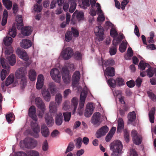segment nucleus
Returning <instances> with one entry per match:
<instances>
[{"mask_svg":"<svg viewBox=\"0 0 156 156\" xmlns=\"http://www.w3.org/2000/svg\"><path fill=\"white\" fill-rule=\"evenodd\" d=\"M133 55V52L131 48H129L127 50V54L125 56V58L126 59H128L129 58Z\"/></svg>","mask_w":156,"mask_h":156,"instance_id":"nucleus-53","label":"nucleus"},{"mask_svg":"<svg viewBox=\"0 0 156 156\" xmlns=\"http://www.w3.org/2000/svg\"><path fill=\"white\" fill-rule=\"evenodd\" d=\"M27 70L26 68H20L17 70L15 73V76L17 79H21L20 84L22 87H24L26 85Z\"/></svg>","mask_w":156,"mask_h":156,"instance_id":"nucleus-4","label":"nucleus"},{"mask_svg":"<svg viewBox=\"0 0 156 156\" xmlns=\"http://www.w3.org/2000/svg\"><path fill=\"white\" fill-rule=\"evenodd\" d=\"M74 147V144L72 143H70L68 146L65 153H67L68 152L71 151L73 150Z\"/></svg>","mask_w":156,"mask_h":156,"instance_id":"nucleus-62","label":"nucleus"},{"mask_svg":"<svg viewBox=\"0 0 156 156\" xmlns=\"http://www.w3.org/2000/svg\"><path fill=\"white\" fill-rule=\"evenodd\" d=\"M12 39L10 37H6L3 39L4 44L6 46H9L12 43Z\"/></svg>","mask_w":156,"mask_h":156,"instance_id":"nucleus-42","label":"nucleus"},{"mask_svg":"<svg viewBox=\"0 0 156 156\" xmlns=\"http://www.w3.org/2000/svg\"><path fill=\"white\" fill-rule=\"evenodd\" d=\"M148 96L153 101H155L156 100V96L153 94L152 91L151 90H148L147 92Z\"/></svg>","mask_w":156,"mask_h":156,"instance_id":"nucleus-51","label":"nucleus"},{"mask_svg":"<svg viewBox=\"0 0 156 156\" xmlns=\"http://www.w3.org/2000/svg\"><path fill=\"white\" fill-rule=\"evenodd\" d=\"M63 115H64V119L65 122H69L70 120L71 116V113L68 112H64L63 113Z\"/></svg>","mask_w":156,"mask_h":156,"instance_id":"nucleus-50","label":"nucleus"},{"mask_svg":"<svg viewBox=\"0 0 156 156\" xmlns=\"http://www.w3.org/2000/svg\"><path fill=\"white\" fill-rule=\"evenodd\" d=\"M41 94L44 100L47 102L50 101L51 96L48 90L46 89H42L41 90Z\"/></svg>","mask_w":156,"mask_h":156,"instance_id":"nucleus-20","label":"nucleus"},{"mask_svg":"<svg viewBox=\"0 0 156 156\" xmlns=\"http://www.w3.org/2000/svg\"><path fill=\"white\" fill-rule=\"evenodd\" d=\"M8 34L13 37H14L16 36V29L14 26L13 25L9 29Z\"/></svg>","mask_w":156,"mask_h":156,"instance_id":"nucleus-34","label":"nucleus"},{"mask_svg":"<svg viewBox=\"0 0 156 156\" xmlns=\"http://www.w3.org/2000/svg\"><path fill=\"white\" fill-rule=\"evenodd\" d=\"M72 1V2L71 6L69 9V11L70 12L72 13L75 10L76 7V0H71Z\"/></svg>","mask_w":156,"mask_h":156,"instance_id":"nucleus-48","label":"nucleus"},{"mask_svg":"<svg viewBox=\"0 0 156 156\" xmlns=\"http://www.w3.org/2000/svg\"><path fill=\"white\" fill-rule=\"evenodd\" d=\"M150 37L147 38V42L148 43H153L154 40L153 38L154 37V33L153 31H151L149 34Z\"/></svg>","mask_w":156,"mask_h":156,"instance_id":"nucleus-44","label":"nucleus"},{"mask_svg":"<svg viewBox=\"0 0 156 156\" xmlns=\"http://www.w3.org/2000/svg\"><path fill=\"white\" fill-rule=\"evenodd\" d=\"M37 141L34 139H30V148H34L37 145Z\"/></svg>","mask_w":156,"mask_h":156,"instance_id":"nucleus-55","label":"nucleus"},{"mask_svg":"<svg viewBox=\"0 0 156 156\" xmlns=\"http://www.w3.org/2000/svg\"><path fill=\"white\" fill-rule=\"evenodd\" d=\"M20 44L22 47L25 49L28 48L29 47V40L27 39L23 40L20 43Z\"/></svg>","mask_w":156,"mask_h":156,"instance_id":"nucleus-39","label":"nucleus"},{"mask_svg":"<svg viewBox=\"0 0 156 156\" xmlns=\"http://www.w3.org/2000/svg\"><path fill=\"white\" fill-rule=\"evenodd\" d=\"M115 26L111 22L109 21H106L105 22L104 27L105 28L108 29L109 28H112Z\"/></svg>","mask_w":156,"mask_h":156,"instance_id":"nucleus-58","label":"nucleus"},{"mask_svg":"<svg viewBox=\"0 0 156 156\" xmlns=\"http://www.w3.org/2000/svg\"><path fill=\"white\" fill-rule=\"evenodd\" d=\"M46 122L48 126H51L54 123V119L51 116H48L47 115L45 116Z\"/></svg>","mask_w":156,"mask_h":156,"instance_id":"nucleus-27","label":"nucleus"},{"mask_svg":"<svg viewBox=\"0 0 156 156\" xmlns=\"http://www.w3.org/2000/svg\"><path fill=\"white\" fill-rule=\"evenodd\" d=\"M90 94L89 91L87 88H84L83 91L81 93L79 105L78 108V112L79 114L81 115L83 113V107L87 94Z\"/></svg>","mask_w":156,"mask_h":156,"instance_id":"nucleus-5","label":"nucleus"},{"mask_svg":"<svg viewBox=\"0 0 156 156\" xmlns=\"http://www.w3.org/2000/svg\"><path fill=\"white\" fill-rule=\"evenodd\" d=\"M16 52L19 55L20 57L24 60L26 61L28 59V56L24 50H21L20 49L18 48Z\"/></svg>","mask_w":156,"mask_h":156,"instance_id":"nucleus-21","label":"nucleus"},{"mask_svg":"<svg viewBox=\"0 0 156 156\" xmlns=\"http://www.w3.org/2000/svg\"><path fill=\"white\" fill-rule=\"evenodd\" d=\"M94 109V106L92 103H88L86 106L84 115L86 117H89L92 114Z\"/></svg>","mask_w":156,"mask_h":156,"instance_id":"nucleus-14","label":"nucleus"},{"mask_svg":"<svg viewBox=\"0 0 156 156\" xmlns=\"http://www.w3.org/2000/svg\"><path fill=\"white\" fill-rule=\"evenodd\" d=\"M25 136L27 137L23 140H21L20 142V147L23 150L27 149V153L23 151H19L16 152L15 156H29V129H27L24 133Z\"/></svg>","mask_w":156,"mask_h":156,"instance_id":"nucleus-2","label":"nucleus"},{"mask_svg":"<svg viewBox=\"0 0 156 156\" xmlns=\"http://www.w3.org/2000/svg\"><path fill=\"white\" fill-rule=\"evenodd\" d=\"M8 71L5 69H3L1 73V78L2 80L3 81L5 80L7 75L8 74L9 72V70Z\"/></svg>","mask_w":156,"mask_h":156,"instance_id":"nucleus-46","label":"nucleus"},{"mask_svg":"<svg viewBox=\"0 0 156 156\" xmlns=\"http://www.w3.org/2000/svg\"><path fill=\"white\" fill-rule=\"evenodd\" d=\"M53 102H51L49 106V110L51 113H55L57 111V107Z\"/></svg>","mask_w":156,"mask_h":156,"instance_id":"nucleus-29","label":"nucleus"},{"mask_svg":"<svg viewBox=\"0 0 156 156\" xmlns=\"http://www.w3.org/2000/svg\"><path fill=\"white\" fill-rule=\"evenodd\" d=\"M4 58H2L0 59L1 64L4 69H5L7 70H9L10 68V67L9 65L7 66L5 64L4 62Z\"/></svg>","mask_w":156,"mask_h":156,"instance_id":"nucleus-61","label":"nucleus"},{"mask_svg":"<svg viewBox=\"0 0 156 156\" xmlns=\"http://www.w3.org/2000/svg\"><path fill=\"white\" fill-rule=\"evenodd\" d=\"M6 59L9 64L12 66H13L16 62V56L14 54H12L10 56L7 57Z\"/></svg>","mask_w":156,"mask_h":156,"instance_id":"nucleus-32","label":"nucleus"},{"mask_svg":"<svg viewBox=\"0 0 156 156\" xmlns=\"http://www.w3.org/2000/svg\"><path fill=\"white\" fill-rule=\"evenodd\" d=\"M127 43L126 41H123L119 47V50L121 52H124L126 50Z\"/></svg>","mask_w":156,"mask_h":156,"instance_id":"nucleus-43","label":"nucleus"},{"mask_svg":"<svg viewBox=\"0 0 156 156\" xmlns=\"http://www.w3.org/2000/svg\"><path fill=\"white\" fill-rule=\"evenodd\" d=\"M116 129L115 127H113L110 131L108 134L106 136L105 140L106 142L109 141L111 139Z\"/></svg>","mask_w":156,"mask_h":156,"instance_id":"nucleus-24","label":"nucleus"},{"mask_svg":"<svg viewBox=\"0 0 156 156\" xmlns=\"http://www.w3.org/2000/svg\"><path fill=\"white\" fill-rule=\"evenodd\" d=\"M36 73L33 70H30V80L32 81L34 80L36 78Z\"/></svg>","mask_w":156,"mask_h":156,"instance_id":"nucleus-49","label":"nucleus"},{"mask_svg":"<svg viewBox=\"0 0 156 156\" xmlns=\"http://www.w3.org/2000/svg\"><path fill=\"white\" fill-rule=\"evenodd\" d=\"M14 77L13 74H10L6 79L5 82V86H8L12 84L14 81Z\"/></svg>","mask_w":156,"mask_h":156,"instance_id":"nucleus-30","label":"nucleus"},{"mask_svg":"<svg viewBox=\"0 0 156 156\" xmlns=\"http://www.w3.org/2000/svg\"><path fill=\"white\" fill-rule=\"evenodd\" d=\"M116 84L118 86H122L124 85L125 84V82L124 80L120 77H118L116 80Z\"/></svg>","mask_w":156,"mask_h":156,"instance_id":"nucleus-41","label":"nucleus"},{"mask_svg":"<svg viewBox=\"0 0 156 156\" xmlns=\"http://www.w3.org/2000/svg\"><path fill=\"white\" fill-rule=\"evenodd\" d=\"M50 75L55 82L60 83L61 81V76L59 71L56 68L52 69L50 71Z\"/></svg>","mask_w":156,"mask_h":156,"instance_id":"nucleus-9","label":"nucleus"},{"mask_svg":"<svg viewBox=\"0 0 156 156\" xmlns=\"http://www.w3.org/2000/svg\"><path fill=\"white\" fill-rule=\"evenodd\" d=\"M35 102L36 105L39 109L43 110H46V108L45 104L40 98H36Z\"/></svg>","mask_w":156,"mask_h":156,"instance_id":"nucleus-19","label":"nucleus"},{"mask_svg":"<svg viewBox=\"0 0 156 156\" xmlns=\"http://www.w3.org/2000/svg\"><path fill=\"white\" fill-rule=\"evenodd\" d=\"M118 45H114V46H112L109 49V53L111 55H115L116 53L117 47Z\"/></svg>","mask_w":156,"mask_h":156,"instance_id":"nucleus-54","label":"nucleus"},{"mask_svg":"<svg viewBox=\"0 0 156 156\" xmlns=\"http://www.w3.org/2000/svg\"><path fill=\"white\" fill-rule=\"evenodd\" d=\"M110 34L111 36L114 38L112 42L113 45H118L123 38V36L122 34L118 35L117 30L115 27L111 29Z\"/></svg>","mask_w":156,"mask_h":156,"instance_id":"nucleus-6","label":"nucleus"},{"mask_svg":"<svg viewBox=\"0 0 156 156\" xmlns=\"http://www.w3.org/2000/svg\"><path fill=\"white\" fill-rule=\"evenodd\" d=\"M41 131L43 136L45 137H48L50 134L49 129L45 124L41 125Z\"/></svg>","mask_w":156,"mask_h":156,"instance_id":"nucleus-22","label":"nucleus"},{"mask_svg":"<svg viewBox=\"0 0 156 156\" xmlns=\"http://www.w3.org/2000/svg\"><path fill=\"white\" fill-rule=\"evenodd\" d=\"M90 121L94 125H99L102 122L101 119L100 113L99 112L94 113L91 117Z\"/></svg>","mask_w":156,"mask_h":156,"instance_id":"nucleus-12","label":"nucleus"},{"mask_svg":"<svg viewBox=\"0 0 156 156\" xmlns=\"http://www.w3.org/2000/svg\"><path fill=\"white\" fill-rule=\"evenodd\" d=\"M94 32L99 41H102L104 38V30L101 25L96 26L94 29Z\"/></svg>","mask_w":156,"mask_h":156,"instance_id":"nucleus-8","label":"nucleus"},{"mask_svg":"<svg viewBox=\"0 0 156 156\" xmlns=\"http://www.w3.org/2000/svg\"><path fill=\"white\" fill-rule=\"evenodd\" d=\"M118 126L117 132L119 133L124 128V123L123 119L122 118H119L118 119Z\"/></svg>","mask_w":156,"mask_h":156,"instance_id":"nucleus-35","label":"nucleus"},{"mask_svg":"<svg viewBox=\"0 0 156 156\" xmlns=\"http://www.w3.org/2000/svg\"><path fill=\"white\" fill-rule=\"evenodd\" d=\"M96 7L97 8V11L98 12V15L97 18V21L98 23H102L105 20L104 13L101 9V7L100 5L98 3L96 4Z\"/></svg>","mask_w":156,"mask_h":156,"instance_id":"nucleus-13","label":"nucleus"},{"mask_svg":"<svg viewBox=\"0 0 156 156\" xmlns=\"http://www.w3.org/2000/svg\"><path fill=\"white\" fill-rule=\"evenodd\" d=\"M59 135V132L57 130H53L51 133V136L52 137L56 138Z\"/></svg>","mask_w":156,"mask_h":156,"instance_id":"nucleus-64","label":"nucleus"},{"mask_svg":"<svg viewBox=\"0 0 156 156\" xmlns=\"http://www.w3.org/2000/svg\"><path fill=\"white\" fill-rule=\"evenodd\" d=\"M42 148L44 151H47L48 149V145L47 141L45 140L43 142L42 145Z\"/></svg>","mask_w":156,"mask_h":156,"instance_id":"nucleus-60","label":"nucleus"},{"mask_svg":"<svg viewBox=\"0 0 156 156\" xmlns=\"http://www.w3.org/2000/svg\"><path fill=\"white\" fill-rule=\"evenodd\" d=\"M72 33L71 32H68L66 33L65 39L66 41H69L72 39Z\"/></svg>","mask_w":156,"mask_h":156,"instance_id":"nucleus-59","label":"nucleus"},{"mask_svg":"<svg viewBox=\"0 0 156 156\" xmlns=\"http://www.w3.org/2000/svg\"><path fill=\"white\" fill-rule=\"evenodd\" d=\"M73 16H76L78 20H80L83 19V13L81 11L79 12L76 10L73 13Z\"/></svg>","mask_w":156,"mask_h":156,"instance_id":"nucleus-31","label":"nucleus"},{"mask_svg":"<svg viewBox=\"0 0 156 156\" xmlns=\"http://www.w3.org/2000/svg\"><path fill=\"white\" fill-rule=\"evenodd\" d=\"M89 2L88 0H84L82 2L81 4L80 5L81 7L84 9H86L89 6Z\"/></svg>","mask_w":156,"mask_h":156,"instance_id":"nucleus-52","label":"nucleus"},{"mask_svg":"<svg viewBox=\"0 0 156 156\" xmlns=\"http://www.w3.org/2000/svg\"><path fill=\"white\" fill-rule=\"evenodd\" d=\"M107 82L110 87L114 88L116 86V80L114 79L113 78H111L108 80H107Z\"/></svg>","mask_w":156,"mask_h":156,"instance_id":"nucleus-38","label":"nucleus"},{"mask_svg":"<svg viewBox=\"0 0 156 156\" xmlns=\"http://www.w3.org/2000/svg\"><path fill=\"white\" fill-rule=\"evenodd\" d=\"M128 117L129 123H130L133 122L136 118V115L135 112L134 111H133L130 112L129 114Z\"/></svg>","mask_w":156,"mask_h":156,"instance_id":"nucleus-37","label":"nucleus"},{"mask_svg":"<svg viewBox=\"0 0 156 156\" xmlns=\"http://www.w3.org/2000/svg\"><path fill=\"white\" fill-rule=\"evenodd\" d=\"M147 72V76L149 77H151L153 76L154 74V69H153V68L151 67V66H150V67L148 68Z\"/></svg>","mask_w":156,"mask_h":156,"instance_id":"nucleus-56","label":"nucleus"},{"mask_svg":"<svg viewBox=\"0 0 156 156\" xmlns=\"http://www.w3.org/2000/svg\"><path fill=\"white\" fill-rule=\"evenodd\" d=\"M122 145L119 140L114 141L110 145V149L112 151L111 156H120L122 153Z\"/></svg>","mask_w":156,"mask_h":156,"instance_id":"nucleus-3","label":"nucleus"},{"mask_svg":"<svg viewBox=\"0 0 156 156\" xmlns=\"http://www.w3.org/2000/svg\"><path fill=\"white\" fill-rule=\"evenodd\" d=\"M134 143L136 145H139L141 144L142 141V137L141 136H139L133 139Z\"/></svg>","mask_w":156,"mask_h":156,"instance_id":"nucleus-47","label":"nucleus"},{"mask_svg":"<svg viewBox=\"0 0 156 156\" xmlns=\"http://www.w3.org/2000/svg\"><path fill=\"white\" fill-rule=\"evenodd\" d=\"M4 5L8 10H10L12 8V2L9 0H2Z\"/></svg>","mask_w":156,"mask_h":156,"instance_id":"nucleus-33","label":"nucleus"},{"mask_svg":"<svg viewBox=\"0 0 156 156\" xmlns=\"http://www.w3.org/2000/svg\"><path fill=\"white\" fill-rule=\"evenodd\" d=\"M8 16V12L6 9L4 10L3 15V18L2 22V25L5 26L6 23Z\"/></svg>","mask_w":156,"mask_h":156,"instance_id":"nucleus-40","label":"nucleus"},{"mask_svg":"<svg viewBox=\"0 0 156 156\" xmlns=\"http://www.w3.org/2000/svg\"><path fill=\"white\" fill-rule=\"evenodd\" d=\"M115 69L112 67L109 66L107 67L104 71V74L106 78L107 76H113L115 75ZM107 80V78H106Z\"/></svg>","mask_w":156,"mask_h":156,"instance_id":"nucleus-18","label":"nucleus"},{"mask_svg":"<svg viewBox=\"0 0 156 156\" xmlns=\"http://www.w3.org/2000/svg\"><path fill=\"white\" fill-rule=\"evenodd\" d=\"M63 116L61 112H58L55 115V121L57 125H60L62 123Z\"/></svg>","mask_w":156,"mask_h":156,"instance_id":"nucleus-23","label":"nucleus"},{"mask_svg":"<svg viewBox=\"0 0 156 156\" xmlns=\"http://www.w3.org/2000/svg\"><path fill=\"white\" fill-rule=\"evenodd\" d=\"M39 152L37 151L32 150L30 151V156H40Z\"/></svg>","mask_w":156,"mask_h":156,"instance_id":"nucleus-63","label":"nucleus"},{"mask_svg":"<svg viewBox=\"0 0 156 156\" xmlns=\"http://www.w3.org/2000/svg\"><path fill=\"white\" fill-rule=\"evenodd\" d=\"M73 55V50L69 47L63 49L60 56L65 60H66L70 58Z\"/></svg>","mask_w":156,"mask_h":156,"instance_id":"nucleus-10","label":"nucleus"},{"mask_svg":"<svg viewBox=\"0 0 156 156\" xmlns=\"http://www.w3.org/2000/svg\"><path fill=\"white\" fill-rule=\"evenodd\" d=\"M112 90L113 95L115 97L119 98L121 96L122 92L121 90L114 89H112Z\"/></svg>","mask_w":156,"mask_h":156,"instance_id":"nucleus-57","label":"nucleus"},{"mask_svg":"<svg viewBox=\"0 0 156 156\" xmlns=\"http://www.w3.org/2000/svg\"><path fill=\"white\" fill-rule=\"evenodd\" d=\"M62 99V96L60 94H57L55 97V104L56 106H59L61 104Z\"/></svg>","mask_w":156,"mask_h":156,"instance_id":"nucleus-28","label":"nucleus"},{"mask_svg":"<svg viewBox=\"0 0 156 156\" xmlns=\"http://www.w3.org/2000/svg\"><path fill=\"white\" fill-rule=\"evenodd\" d=\"M109 129L108 127L105 126L100 128L97 132L95 135L97 138H99L104 136L108 132Z\"/></svg>","mask_w":156,"mask_h":156,"instance_id":"nucleus-16","label":"nucleus"},{"mask_svg":"<svg viewBox=\"0 0 156 156\" xmlns=\"http://www.w3.org/2000/svg\"><path fill=\"white\" fill-rule=\"evenodd\" d=\"M37 120L36 108L34 106H32L30 107V121H31L30 135L35 137L39 136V133L40 132V127L38 123L37 122Z\"/></svg>","mask_w":156,"mask_h":156,"instance_id":"nucleus-1","label":"nucleus"},{"mask_svg":"<svg viewBox=\"0 0 156 156\" xmlns=\"http://www.w3.org/2000/svg\"><path fill=\"white\" fill-rule=\"evenodd\" d=\"M150 65L146 63L143 61H141L140 62L138 66V69L140 70L143 71L146 68H148L150 67Z\"/></svg>","mask_w":156,"mask_h":156,"instance_id":"nucleus-26","label":"nucleus"},{"mask_svg":"<svg viewBox=\"0 0 156 156\" xmlns=\"http://www.w3.org/2000/svg\"><path fill=\"white\" fill-rule=\"evenodd\" d=\"M63 68H65V71L68 70L69 73V71L73 70L74 69V66L72 63H65V66Z\"/></svg>","mask_w":156,"mask_h":156,"instance_id":"nucleus-45","label":"nucleus"},{"mask_svg":"<svg viewBox=\"0 0 156 156\" xmlns=\"http://www.w3.org/2000/svg\"><path fill=\"white\" fill-rule=\"evenodd\" d=\"M62 74V79L64 83L66 84L69 83L70 81L71 76L69 75L68 70L65 71V68H63Z\"/></svg>","mask_w":156,"mask_h":156,"instance_id":"nucleus-15","label":"nucleus"},{"mask_svg":"<svg viewBox=\"0 0 156 156\" xmlns=\"http://www.w3.org/2000/svg\"><path fill=\"white\" fill-rule=\"evenodd\" d=\"M48 89L51 93L54 94L57 91V88L56 86L53 82H50L48 84Z\"/></svg>","mask_w":156,"mask_h":156,"instance_id":"nucleus-36","label":"nucleus"},{"mask_svg":"<svg viewBox=\"0 0 156 156\" xmlns=\"http://www.w3.org/2000/svg\"><path fill=\"white\" fill-rule=\"evenodd\" d=\"M156 111L155 107H153L149 112V116L150 122L151 123L154 122V113Z\"/></svg>","mask_w":156,"mask_h":156,"instance_id":"nucleus-25","label":"nucleus"},{"mask_svg":"<svg viewBox=\"0 0 156 156\" xmlns=\"http://www.w3.org/2000/svg\"><path fill=\"white\" fill-rule=\"evenodd\" d=\"M23 23H22V26L19 23L17 24V28L19 30L21 29L22 34L26 36H28L29 34V26L23 27Z\"/></svg>","mask_w":156,"mask_h":156,"instance_id":"nucleus-17","label":"nucleus"},{"mask_svg":"<svg viewBox=\"0 0 156 156\" xmlns=\"http://www.w3.org/2000/svg\"><path fill=\"white\" fill-rule=\"evenodd\" d=\"M78 102V99L74 97L71 100V105L70 107L68 105L69 102L66 101L63 104V108L65 110L70 109V111H71L73 114H74L77 106Z\"/></svg>","mask_w":156,"mask_h":156,"instance_id":"nucleus-7","label":"nucleus"},{"mask_svg":"<svg viewBox=\"0 0 156 156\" xmlns=\"http://www.w3.org/2000/svg\"><path fill=\"white\" fill-rule=\"evenodd\" d=\"M80 72L78 71H75L73 73L72 77L73 81L72 86L74 89H76L75 88H78V90L79 91V89L78 87V82L80 79Z\"/></svg>","mask_w":156,"mask_h":156,"instance_id":"nucleus-11","label":"nucleus"}]
</instances>
